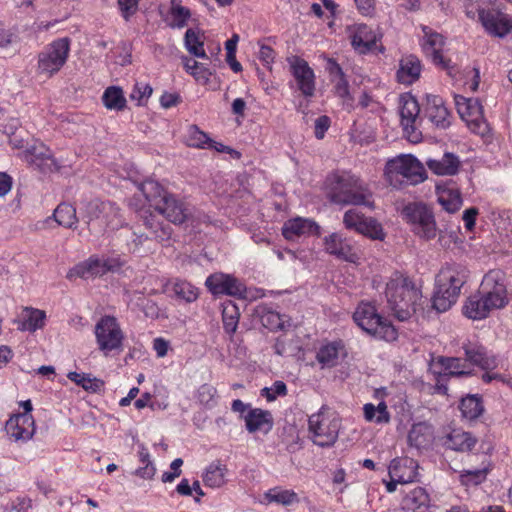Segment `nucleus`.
Wrapping results in <instances>:
<instances>
[{
	"mask_svg": "<svg viewBox=\"0 0 512 512\" xmlns=\"http://www.w3.org/2000/svg\"><path fill=\"white\" fill-rule=\"evenodd\" d=\"M102 103L107 110L123 111L127 107V99L124 91L120 86H108L101 97Z\"/></svg>",
	"mask_w": 512,
	"mask_h": 512,
	"instance_id": "36",
	"label": "nucleus"
},
{
	"mask_svg": "<svg viewBox=\"0 0 512 512\" xmlns=\"http://www.w3.org/2000/svg\"><path fill=\"white\" fill-rule=\"evenodd\" d=\"M349 228H355L357 232L360 234L373 239V240H383L385 237V233L382 229V226H348Z\"/></svg>",
	"mask_w": 512,
	"mask_h": 512,
	"instance_id": "57",
	"label": "nucleus"
},
{
	"mask_svg": "<svg viewBox=\"0 0 512 512\" xmlns=\"http://www.w3.org/2000/svg\"><path fill=\"white\" fill-rule=\"evenodd\" d=\"M439 204L449 214L460 210L463 204L462 194L456 183L450 181L436 186Z\"/></svg>",
	"mask_w": 512,
	"mask_h": 512,
	"instance_id": "22",
	"label": "nucleus"
},
{
	"mask_svg": "<svg viewBox=\"0 0 512 512\" xmlns=\"http://www.w3.org/2000/svg\"><path fill=\"white\" fill-rule=\"evenodd\" d=\"M477 16L484 31L491 37L505 38L512 32V15L497 7H480Z\"/></svg>",
	"mask_w": 512,
	"mask_h": 512,
	"instance_id": "14",
	"label": "nucleus"
},
{
	"mask_svg": "<svg viewBox=\"0 0 512 512\" xmlns=\"http://www.w3.org/2000/svg\"><path fill=\"white\" fill-rule=\"evenodd\" d=\"M245 426L249 433L258 431L267 434L273 428V417L270 411L260 408L249 409L244 416Z\"/></svg>",
	"mask_w": 512,
	"mask_h": 512,
	"instance_id": "28",
	"label": "nucleus"
},
{
	"mask_svg": "<svg viewBox=\"0 0 512 512\" xmlns=\"http://www.w3.org/2000/svg\"><path fill=\"white\" fill-rule=\"evenodd\" d=\"M426 165L436 175L452 176L458 172L460 160L453 153H445L441 159H428Z\"/></svg>",
	"mask_w": 512,
	"mask_h": 512,
	"instance_id": "32",
	"label": "nucleus"
},
{
	"mask_svg": "<svg viewBox=\"0 0 512 512\" xmlns=\"http://www.w3.org/2000/svg\"><path fill=\"white\" fill-rule=\"evenodd\" d=\"M385 295L389 309L394 316L405 321L416 311V306L422 298L421 291L408 277L395 274L386 284Z\"/></svg>",
	"mask_w": 512,
	"mask_h": 512,
	"instance_id": "4",
	"label": "nucleus"
},
{
	"mask_svg": "<svg viewBox=\"0 0 512 512\" xmlns=\"http://www.w3.org/2000/svg\"><path fill=\"white\" fill-rule=\"evenodd\" d=\"M430 370L437 376V388L446 393L448 388L440 382L447 377H462L471 374L465 370V363L460 358L439 356L430 365Z\"/></svg>",
	"mask_w": 512,
	"mask_h": 512,
	"instance_id": "16",
	"label": "nucleus"
},
{
	"mask_svg": "<svg viewBox=\"0 0 512 512\" xmlns=\"http://www.w3.org/2000/svg\"><path fill=\"white\" fill-rule=\"evenodd\" d=\"M477 443V439L471 433L460 429L452 430L446 437L445 446L459 452L471 451Z\"/></svg>",
	"mask_w": 512,
	"mask_h": 512,
	"instance_id": "33",
	"label": "nucleus"
},
{
	"mask_svg": "<svg viewBox=\"0 0 512 512\" xmlns=\"http://www.w3.org/2000/svg\"><path fill=\"white\" fill-rule=\"evenodd\" d=\"M170 15L172 18L171 27L181 29L187 25L191 17V11L189 8L182 6L180 3L175 4L174 1H172Z\"/></svg>",
	"mask_w": 512,
	"mask_h": 512,
	"instance_id": "48",
	"label": "nucleus"
},
{
	"mask_svg": "<svg viewBox=\"0 0 512 512\" xmlns=\"http://www.w3.org/2000/svg\"><path fill=\"white\" fill-rule=\"evenodd\" d=\"M290 72L294 77L299 91L305 97H312L315 93V73L308 62L299 57L288 58Z\"/></svg>",
	"mask_w": 512,
	"mask_h": 512,
	"instance_id": "17",
	"label": "nucleus"
},
{
	"mask_svg": "<svg viewBox=\"0 0 512 512\" xmlns=\"http://www.w3.org/2000/svg\"><path fill=\"white\" fill-rule=\"evenodd\" d=\"M420 106L417 99L410 93L402 94L399 98V114L401 125L409 141L418 143L422 133L418 126L422 121Z\"/></svg>",
	"mask_w": 512,
	"mask_h": 512,
	"instance_id": "12",
	"label": "nucleus"
},
{
	"mask_svg": "<svg viewBox=\"0 0 512 512\" xmlns=\"http://www.w3.org/2000/svg\"><path fill=\"white\" fill-rule=\"evenodd\" d=\"M488 474L487 468L475 469V470H463L459 476L460 482L465 486H477L483 483Z\"/></svg>",
	"mask_w": 512,
	"mask_h": 512,
	"instance_id": "51",
	"label": "nucleus"
},
{
	"mask_svg": "<svg viewBox=\"0 0 512 512\" xmlns=\"http://www.w3.org/2000/svg\"><path fill=\"white\" fill-rule=\"evenodd\" d=\"M210 137L202 131L197 125L192 124L187 127L185 134V144L192 148L206 149L208 148Z\"/></svg>",
	"mask_w": 512,
	"mask_h": 512,
	"instance_id": "43",
	"label": "nucleus"
},
{
	"mask_svg": "<svg viewBox=\"0 0 512 512\" xmlns=\"http://www.w3.org/2000/svg\"><path fill=\"white\" fill-rule=\"evenodd\" d=\"M5 429L16 441L29 440L35 432L34 419L31 414L18 413L10 417Z\"/></svg>",
	"mask_w": 512,
	"mask_h": 512,
	"instance_id": "24",
	"label": "nucleus"
},
{
	"mask_svg": "<svg viewBox=\"0 0 512 512\" xmlns=\"http://www.w3.org/2000/svg\"><path fill=\"white\" fill-rule=\"evenodd\" d=\"M427 119L440 129H446L451 124V115L442 97L427 95L423 104L422 120Z\"/></svg>",
	"mask_w": 512,
	"mask_h": 512,
	"instance_id": "20",
	"label": "nucleus"
},
{
	"mask_svg": "<svg viewBox=\"0 0 512 512\" xmlns=\"http://www.w3.org/2000/svg\"><path fill=\"white\" fill-rule=\"evenodd\" d=\"M265 499L269 502H275L284 506L292 505L299 501L298 495L292 490L270 489L265 493Z\"/></svg>",
	"mask_w": 512,
	"mask_h": 512,
	"instance_id": "46",
	"label": "nucleus"
},
{
	"mask_svg": "<svg viewBox=\"0 0 512 512\" xmlns=\"http://www.w3.org/2000/svg\"><path fill=\"white\" fill-rule=\"evenodd\" d=\"M125 262L119 256H102L91 255L85 261L79 262L71 268L66 278L73 280L74 278L94 279L102 277L111 272L116 273L124 266Z\"/></svg>",
	"mask_w": 512,
	"mask_h": 512,
	"instance_id": "9",
	"label": "nucleus"
},
{
	"mask_svg": "<svg viewBox=\"0 0 512 512\" xmlns=\"http://www.w3.org/2000/svg\"><path fill=\"white\" fill-rule=\"evenodd\" d=\"M255 314L260 318L262 325L270 331L284 330L286 327V315H281L268 304L257 305Z\"/></svg>",
	"mask_w": 512,
	"mask_h": 512,
	"instance_id": "31",
	"label": "nucleus"
},
{
	"mask_svg": "<svg viewBox=\"0 0 512 512\" xmlns=\"http://www.w3.org/2000/svg\"><path fill=\"white\" fill-rule=\"evenodd\" d=\"M181 103V96L178 93L165 92L160 97V104L163 108H172Z\"/></svg>",
	"mask_w": 512,
	"mask_h": 512,
	"instance_id": "64",
	"label": "nucleus"
},
{
	"mask_svg": "<svg viewBox=\"0 0 512 512\" xmlns=\"http://www.w3.org/2000/svg\"><path fill=\"white\" fill-rule=\"evenodd\" d=\"M332 82L334 83V90L337 96H339L342 99L350 97L349 82L346 78V75L337 78L336 81Z\"/></svg>",
	"mask_w": 512,
	"mask_h": 512,
	"instance_id": "61",
	"label": "nucleus"
},
{
	"mask_svg": "<svg viewBox=\"0 0 512 512\" xmlns=\"http://www.w3.org/2000/svg\"><path fill=\"white\" fill-rule=\"evenodd\" d=\"M504 280L505 274L499 269L490 270L483 277L479 291L491 311L503 308L508 302Z\"/></svg>",
	"mask_w": 512,
	"mask_h": 512,
	"instance_id": "15",
	"label": "nucleus"
},
{
	"mask_svg": "<svg viewBox=\"0 0 512 512\" xmlns=\"http://www.w3.org/2000/svg\"><path fill=\"white\" fill-rule=\"evenodd\" d=\"M341 421L337 415L326 406L312 414L308 419V429L311 440L320 447H330L338 439Z\"/></svg>",
	"mask_w": 512,
	"mask_h": 512,
	"instance_id": "7",
	"label": "nucleus"
},
{
	"mask_svg": "<svg viewBox=\"0 0 512 512\" xmlns=\"http://www.w3.org/2000/svg\"><path fill=\"white\" fill-rule=\"evenodd\" d=\"M184 46L193 56L209 59L204 49V33L200 29L189 28L185 32Z\"/></svg>",
	"mask_w": 512,
	"mask_h": 512,
	"instance_id": "37",
	"label": "nucleus"
},
{
	"mask_svg": "<svg viewBox=\"0 0 512 512\" xmlns=\"http://www.w3.org/2000/svg\"><path fill=\"white\" fill-rule=\"evenodd\" d=\"M326 70L331 78V81H336L337 78L345 76L342 67L334 58H328Z\"/></svg>",
	"mask_w": 512,
	"mask_h": 512,
	"instance_id": "63",
	"label": "nucleus"
},
{
	"mask_svg": "<svg viewBox=\"0 0 512 512\" xmlns=\"http://www.w3.org/2000/svg\"><path fill=\"white\" fill-rule=\"evenodd\" d=\"M386 181L395 189L415 186L427 179L424 165L413 155H400L387 161L384 170Z\"/></svg>",
	"mask_w": 512,
	"mask_h": 512,
	"instance_id": "5",
	"label": "nucleus"
},
{
	"mask_svg": "<svg viewBox=\"0 0 512 512\" xmlns=\"http://www.w3.org/2000/svg\"><path fill=\"white\" fill-rule=\"evenodd\" d=\"M417 464L410 458H395L389 465V476L391 481L386 484L388 492L392 493L396 490L398 483L407 484L414 481L416 477Z\"/></svg>",
	"mask_w": 512,
	"mask_h": 512,
	"instance_id": "18",
	"label": "nucleus"
},
{
	"mask_svg": "<svg viewBox=\"0 0 512 512\" xmlns=\"http://www.w3.org/2000/svg\"><path fill=\"white\" fill-rule=\"evenodd\" d=\"M141 216L157 213L171 224H184L191 216V208L183 200L170 194L159 182L148 179L137 185V192L130 200Z\"/></svg>",
	"mask_w": 512,
	"mask_h": 512,
	"instance_id": "1",
	"label": "nucleus"
},
{
	"mask_svg": "<svg viewBox=\"0 0 512 512\" xmlns=\"http://www.w3.org/2000/svg\"><path fill=\"white\" fill-rule=\"evenodd\" d=\"M287 394V386L283 381H275L271 387H264L261 390V396L265 397L267 401H274L278 396H285Z\"/></svg>",
	"mask_w": 512,
	"mask_h": 512,
	"instance_id": "54",
	"label": "nucleus"
},
{
	"mask_svg": "<svg viewBox=\"0 0 512 512\" xmlns=\"http://www.w3.org/2000/svg\"><path fill=\"white\" fill-rule=\"evenodd\" d=\"M56 224H75L77 220L76 208L66 202L60 203L53 213Z\"/></svg>",
	"mask_w": 512,
	"mask_h": 512,
	"instance_id": "47",
	"label": "nucleus"
},
{
	"mask_svg": "<svg viewBox=\"0 0 512 512\" xmlns=\"http://www.w3.org/2000/svg\"><path fill=\"white\" fill-rule=\"evenodd\" d=\"M153 93V88L148 83L136 82L130 93V99L136 101V105L145 106Z\"/></svg>",
	"mask_w": 512,
	"mask_h": 512,
	"instance_id": "50",
	"label": "nucleus"
},
{
	"mask_svg": "<svg viewBox=\"0 0 512 512\" xmlns=\"http://www.w3.org/2000/svg\"><path fill=\"white\" fill-rule=\"evenodd\" d=\"M325 187L327 198L334 204L373 206L368 185L350 172L331 173L326 178Z\"/></svg>",
	"mask_w": 512,
	"mask_h": 512,
	"instance_id": "2",
	"label": "nucleus"
},
{
	"mask_svg": "<svg viewBox=\"0 0 512 512\" xmlns=\"http://www.w3.org/2000/svg\"><path fill=\"white\" fill-rule=\"evenodd\" d=\"M491 312L480 291L471 295L463 306V313L470 319L480 320L486 318Z\"/></svg>",
	"mask_w": 512,
	"mask_h": 512,
	"instance_id": "34",
	"label": "nucleus"
},
{
	"mask_svg": "<svg viewBox=\"0 0 512 512\" xmlns=\"http://www.w3.org/2000/svg\"><path fill=\"white\" fill-rule=\"evenodd\" d=\"M94 334L99 350L105 355L122 350L124 333L116 317L102 316L95 325Z\"/></svg>",
	"mask_w": 512,
	"mask_h": 512,
	"instance_id": "11",
	"label": "nucleus"
},
{
	"mask_svg": "<svg viewBox=\"0 0 512 512\" xmlns=\"http://www.w3.org/2000/svg\"><path fill=\"white\" fill-rule=\"evenodd\" d=\"M422 72L420 59L415 55H406L399 61L396 72L398 83L409 86L419 80Z\"/></svg>",
	"mask_w": 512,
	"mask_h": 512,
	"instance_id": "26",
	"label": "nucleus"
},
{
	"mask_svg": "<svg viewBox=\"0 0 512 512\" xmlns=\"http://www.w3.org/2000/svg\"><path fill=\"white\" fill-rule=\"evenodd\" d=\"M459 408L462 416L468 420L477 419L484 411L482 400L476 395H468L462 398Z\"/></svg>",
	"mask_w": 512,
	"mask_h": 512,
	"instance_id": "41",
	"label": "nucleus"
},
{
	"mask_svg": "<svg viewBox=\"0 0 512 512\" xmlns=\"http://www.w3.org/2000/svg\"><path fill=\"white\" fill-rule=\"evenodd\" d=\"M355 323L366 333L385 341H395L398 337L396 328L383 318L376 307L369 302H361L354 314Z\"/></svg>",
	"mask_w": 512,
	"mask_h": 512,
	"instance_id": "6",
	"label": "nucleus"
},
{
	"mask_svg": "<svg viewBox=\"0 0 512 512\" xmlns=\"http://www.w3.org/2000/svg\"><path fill=\"white\" fill-rule=\"evenodd\" d=\"M408 224H436L432 208L423 202H410L401 210Z\"/></svg>",
	"mask_w": 512,
	"mask_h": 512,
	"instance_id": "25",
	"label": "nucleus"
},
{
	"mask_svg": "<svg viewBox=\"0 0 512 512\" xmlns=\"http://www.w3.org/2000/svg\"><path fill=\"white\" fill-rule=\"evenodd\" d=\"M254 229L250 230L251 238L255 243H270L269 235L270 233L267 231L266 226H253Z\"/></svg>",
	"mask_w": 512,
	"mask_h": 512,
	"instance_id": "62",
	"label": "nucleus"
},
{
	"mask_svg": "<svg viewBox=\"0 0 512 512\" xmlns=\"http://www.w3.org/2000/svg\"><path fill=\"white\" fill-rule=\"evenodd\" d=\"M466 361L480 367L482 370H493L497 367V359L489 354L486 348L480 344L468 343L463 346Z\"/></svg>",
	"mask_w": 512,
	"mask_h": 512,
	"instance_id": "27",
	"label": "nucleus"
},
{
	"mask_svg": "<svg viewBox=\"0 0 512 512\" xmlns=\"http://www.w3.org/2000/svg\"><path fill=\"white\" fill-rule=\"evenodd\" d=\"M312 227L313 226H308V228ZM306 228L307 226H282V235L289 241H296L306 233Z\"/></svg>",
	"mask_w": 512,
	"mask_h": 512,
	"instance_id": "59",
	"label": "nucleus"
},
{
	"mask_svg": "<svg viewBox=\"0 0 512 512\" xmlns=\"http://www.w3.org/2000/svg\"><path fill=\"white\" fill-rule=\"evenodd\" d=\"M423 33L420 46L424 55L438 68L445 70L449 76L454 77L456 70L451 59L443 54L445 37L427 25H421Z\"/></svg>",
	"mask_w": 512,
	"mask_h": 512,
	"instance_id": "10",
	"label": "nucleus"
},
{
	"mask_svg": "<svg viewBox=\"0 0 512 512\" xmlns=\"http://www.w3.org/2000/svg\"><path fill=\"white\" fill-rule=\"evenodd\" d=\"M217 390L210 384H203L197 390V399L199 403L206 408H212L217 403Z\"/></svg>",
	"mask_w": 512,
	"mask_h": 512,
	"instance_id": "52",
	"label": "nucleus"
},
{
	"mask_svg": "<svg viewBox=\"0 0 512 512\" xmlns=\"http://www.w3.org/2000/svg\"><path fill=\"white\" fill-rule=\"evenodd\" d=\"M181 60L186 73L191 75L197 83L201 85L209 83L210 77L213 74L210 68L188 56H182Z\"/></svg>",
	"mask_w": 512,
	"mask_h": 512,
	"instance_id": "39",
	"label": "nucleus"
},
{
	"mask_svg": "<svg viewBox=\"0 0 512 512\" xmlns=\"http://www.w3.org/2000/svg\"><path fill=\"white\" fill-rule=\"evenodd\" d=\"M27 157L31 163L40 166L43 161L52 158L51 150L44 144L34 145L27 150Z\"/></svg>",
	"mask_w": 512,
	"mask_h": 512,
	"instance_id": "53",
	"label": "nucleus"
},
{
	"mask_svg": "<svg viewBox=\"0 0 512 512\" xmlns=\"http://www.w3.org/2000/svg\"><path fill=\"white\" fill-rule=\"evenodd\" d=\"M433 438L432 427L426 422L413 424L408 433V442L410 446L417 449L428 446Z\"/></svg>",
	"mask_w": 512,
	"mask_h": 512,
	"instance_id": "38",
	"label": "nucleus"
},
{
	"mask_svg": "<svg viewBox=\"0 0 512 512\" xmlns=\"http://www.w3.org/2000/svg\"><path fill=\"white\" fill-rule=\"evenodd\" d=\"M71 50L68 37L57 38L47 44L37 56V73L47 78L53 77L66 64Z\"/></svg>",
	"mask_w": 512,
	"mask_h": 512,
	"instance_id": "8",
	"label": "nucleus"
},
{
	"mask_svg": "<svg viewBox=\"0 0 512 512\" xmlns=\"http://www.w3.org/2000/svg\"><path fill=\"white\" fill-rule=\"evenodd\" d=\"M239 318L240 312L235 304L229 303L224 306L222 311L223 328L224 331L230 336L236 332Z\"/></svg>",
	"mask_w": 512,
	"mask_h": 512,
	"instance_id": "45",
	"label": "nucleus"
},
{
	"mask_svg": "<svg viewBox=\"0 0 512 512\" xmlns=\"http://www.w3.org/2000/svg\"><path fill=\"white\" fill-rule=\"evenodd\" d=\"M67 378L89 393H100L104 390L105 382L91 374L72 371L67 374Z\"/></svg>",
	"mask_w": 512,
	"mask_h": 512,
	"instance_id": "40",
	"label": "nucleus"
},
{
	"mask_svg": "<svg viewBox=\"0 0 512 512\" xmlns=\"http://www.w3.org/2000/svg\"><path fill=\"white\" fill-rule=\"evenodd\" d=\"M226 471V467L219 462L211 463L203 475L204 484L211 488L221 487L225 483Z\"/></svg>",
	"mask_w": 512,
	"mask_h": 512,
	"instance_id": "42",
	"label": "nucleus"
},
{
	"mask_svg": "<svg viewBox=\"0 0 512 512\" xmlns=\"http://www.w3.org/2000/svg\"><path fill=\"white\" fill-rule=\"evenodd\" d=\"M276 56L275 50L265 44L260 45L258 58L262 62L264 66H266L269 70L272 69V64L274 62Z\"/></svg>",
	"mask_w": 512,
	"mask_h": 512,
	"instance_id": "58",
	"label": "nucleus"
},
{
	"mask_svg": "<svg viewBox=\"0 0 512 512\" xmlns=\"http://www.w3.org/2000/svg\"><path fill=\"white\" fill-rule=\"evenodd\" d=\"M340 354L345 355V345L341 340L323 345L317 352L316 359L326 367H334L338 363Z\"/></svg>",
	"mask_w": 512,
	"mask_h": 512,
	"instance_id": "35",
	"label": "nucleus"
},
{
	"mask_svg": "<svg viewBox=\"0 0 512 512\" xmlns=\"http://www.w3.org/2000/svg\"><path fill=\"white\" fill-rule=\"evenodd\" d=\"M467 278L468 270L464 265L445 263L435 278L432 307L438 312L449 310L456 303Z\"/></svg>",
	"mask_w": 512,
	"mask_h": 512,
	"instance_id": "3",
	"label": "nucleus"
},
{
	"mask_svg": "<svg viewBox=\"0 0 512 512\" xmlns=\"http://www.w3.org/2000/svg\"><path fill=\"white\" fill-rule=\"evenodd\" d=\"M476 226H445L444 229L439 230L438 241L442 247L450 248L452 245L462 244L466 237L472 238L471 234L474 232Z\"/></svg>",
	"mask_w": 512,
	"mask_h": 512,
	"instance_id": "30",
	"label": "nucleus"
},
{
	"mask_svg": "<svg viewBox=\"0 0 512 512\" xmlns=\"http://www.w3.org/2000/svg\"><path fill=\"white\" fill-rule=\"evenodd\" d=\"M343 224H377L372 218L365 217L358 208L348 210L343 219Z\"/></svg>",
	"mask_w": 512,
	"mask_h": 512,
	"instance_id": "55",
	"label": "nucleus"
},
{
	"mask_svg": "<svg viewBox=\"0 0 512 512\" xmlns=\"http://www.w3.org/2000/svg\"><path fill=\"white\" fill-rule=\"evenodd\" d=\"M118 9L121 16L128 21L136 14L139 6V0H117Z\"/></svg>",
	"mask_w": 512,
	"mask_h": 512,
	"instance_id": "56",
	"label": "nucleus"
},
{
	"mask_svg": "<svg viewBox=\"0 0 512 512\" xmlns=\"http://www.w3.org/2000/svg\"><path fill=\"white\" fill-rule=\"evenodd\" d=\"M430 498L422 487H415L407 492L401 502V510L405 512H427Z\"/></svg>",
	"mask_w": 512,
	"mask_h": 512,
	"instance_id": "29",
	"label": "nucleus"
},
{
	"mask_svg": "<svg viewBox=\"0 0 512 512\" xmlns=\"http://www.w3.org/2000/svg\"><path fill=\"white\" fill-rule=\"evenodd\" d=\"M323 245L326 253L333 255L342 261L355 264L359 260V256L351 241L341 233L334 232L325 236L323 239Z\"/></svg>",
	"mask_w": 512,
	"mask_h": 512,
	"instance_id": "19",
	"label": "nucleus"
},
{
	"mask_svg": "<svg viewBox=\"0 0 512 512\" xmlns=\"http://www.w3.org/2000/svg\"><path fill=\"white\" fill-rule=\"evenodd\" d=\"M205 285L214 295L227 294L236 296L241 295L243 292V286L236 278L223 273H214L210 275L206 279Z\"/></svg>",
	"mask_w": 512,
	"mask_h": 512,
	"instance_id": "23",
	"label": "nucleus"
},
{
	"mask_svg": "<svg viewBox=\"0 0 512 512\" xmlns=\"http://www.w3.org/2000/svg\"><path fill=\"white\" fill-rule=\"evenodd\" d=\"M349 39L353 49L359 54H368L377 48L380 37L366 24H355L348 27Z\"/></svg>",
	"mask_w": 512,
	"mask_h": 512,
	"instance_id": "21",
	"label": "nucleus"
},
{
	"mask_svg": "<svg viewBox=\"0 0 512 512\" xmlns=\"http://www.w3.org/2000/svg\"><path fill=\"white\" fill-rule=\"evenodd\" d=\"M331 124L330 118L322 115L315 120L314 134L317 139H323Z\"/></svg>",
	"mask_w": 512,
	"mask_h": 512,
	"instance_id": "60",
	"label": "nucleus"
},
{
	"mask_svg": "<svg viewBox=\"0 0 512 512\" xmlns=\"http://www.w3.org/2000/svg\"><path fill=\"white\" fill-rule=\"evenodd\" d=\"M454 101L460 118L466 122L468 128L475 134L485 135L489 129L480 101L462 95H455Z\"/></svg>",
	"mask_w": 512,
	"mask_h": 512,
	"instance_id": "13",
	"label": "nucleus"
},
{
	"mask_svg": "<svg viewBox=\"0 0 512 512\" xmlns=\"http://www.w3.org/2000/svg\"><path fill=\"white\" fill-rule=\"evenodd\" d=\"M27 312V318L22 323V330L35 332L37 329H41L46 318L45 312L33 308L27 309Z\"/></svg>",
	"mask_w": 512,
	"mask_h": 512,
	"instance_id": "49",
	"label": "nucleus"
},
{
	"mask_svg": "<svg viewBox=\"0 0 512 512\" xmlns=\"http://www.w3.org/2000/svg\"><path fill=\"white\" fill-rule=\"evenodd\" d=\"M173 291L177 298L187 303L194 302L199 297V290L186 280L176 279L173 283Z\"/></svg>",
	"mask_w": 512,
	"mask_h": 512,
	"instance_id": "44",
	"label": "nucleus"
}]
</instances>
